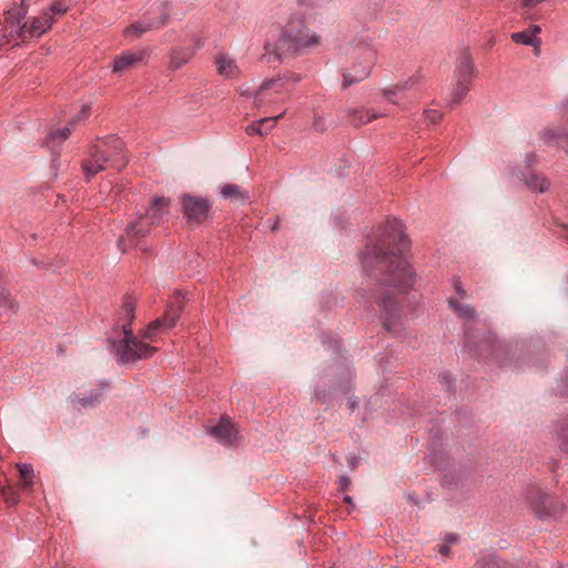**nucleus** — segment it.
<instances>
[{"instance_id": "nucleus-1", "label": "nucleus", "mask_w": 568, "mask_h": 568, "mask_svg": "<svg viewBox=\"0 0 568 568\" xmlns=\"http://www.w3.org/2000/svg\"><path fill=\"white\" fill-rule=\"evenodd\" d=\"M409 241L404 234L400 221L389 219L386 221L379 239L367 245L362 254V265L367 274L378 273L381 285V320L383 327L394 332L399 325L400 310L395 291L405 293L413 284L414 274L403 258V252L408 247Z\"/></svg>"}, {"instance_id": "nucleus-2", "label": "nucleus", "mask_w": 568, "mask_h": 568, "mask_svg": "<svg viewBox=\"0 0 568 568\" xmlns=\"http://www.w3.org/2000/svg\"><path fill=\"white\" fill-rule=\"evenodd\" d=\"M321 45V37L311 31L302 17L292 16L274 44L273 54L278 61L296 58Z\"/></svg>"}, {"instance_id": "nucleus-3", "label": "nucleus", "mask_w": 568, "mask_h": 568, "mask_svg": "<svg viewBox=\"0 0 568 568\" xmlns=\"http://www.w3.org/2000/svg\"><path fill=\"white\" fill-rule=\"evenodd\" d=\"M134 303L131 297H125L121 306L120 314L125 321L122 324L121 337L118 342H113V347L118 357L119 363L129 364L134 363L142 358L151 357L156 348L138 339L133 335L131 324L134 318Z\"/></svg>"}, {"instance_id": "nucleus-4", "label": "nucleus", "mask_w": 568, "mask_h": 568, "mask_svg": "<svg viewBox=\"0 0 568 568\" xmlns=\"http://www.w3.org/2000/svg\"><path fill=\"white\" fill-rule=\"evenodd\" d=\"M352 59L354 60L352 70L347 69L343 72L344 89L369 75L377 60V51L368 39L358 38L352 47Z\"/></svg>"}, {"instance_id": "nucleus-5", "label": "nucleus", "mask_w": 568, "mask_h": 568, "mask_svg": "<svg viewBox=\"0 0 568 568\" xmlns=\"http://www.w3.org/2000/svg\"><path fill=\"white\" fill-rule=\"evenodd\" d=\"M170 204V200L165 197H155L151 202L150 211L145 216H141L136 222L128 225L125 236H121L118 241V246L122 252L126 251L128 246H135L139 244L140 239L144 237L151 230V226L160 223L164 209Z\"/></svg>"}, {"instance_id": "nucleus-6", "label": "nucleus", "mask_w": 568, "mask_h": 568, "mask_svg": "<svg viewBox=\"0 0 568 568\" xmlns=\"http://www.w3.org/2000/svg\"><path fill=\"white\" fill-rule=\"evenodd\" d=\"M123 149V142L116 136H106L98 139L88 150V156L82 161V171L88 180L110 166L105 152L112 151V159L119 160L120 150Z\"/></svg>"}, {"instance_id": "nucleus-7", "label": "nucleus", "mask_w": 568, "mask_h": 568, "mask_svg": "<svg viewBox=\"0 0 568 568\" xmlns=\"http://www.w3.org/2000/svg\"><path fill=\"white\" fill-rule=\"evenodd\" d=\"M170 9L171 6L168 0H155L140 21L132 23L125 29V37L135 39L148 31L164 27L170 17Z\"/></svg>"}, {"instance_id": "nucleus-8", "label": "nucleus", "mask_w": 568, "mask_h": 568, "mask_svg": "<svg viewBox=\"0 0 568 568\" xmlns=\"http://www.w3.org/2000/svg\"><path fill=\"white\" fill-rule=\"evenodd\" d=\"M527 500L535 516L542 520L557 518L566 508L564 503L558 501L537 487L528 490Z\"/></svg>"}, {"instance_id": "nucleus-9", "label": "nucleus", "mask_w": 568, "mask_h": 568, "mask_svg": "<svg viewBox=\"0 0 568 568\" xmlns=\"http://www.w3.org/2000/svg\"><path fill=\"white\" fill-rule=\"evenodd\" d=\"M288 98V90L282 78L270 79L258 88L254 97L256 108L273 106Z\"/></svg>"}, {"instance_id": "nucleus-10", "label": "nucleus", "mask_w": 568, "mask_h": 568, "mask_svg": "<svg viewBox=\"0 0 568 568\" xmlns=\"http://www.w3.org/2000/svg\"><path fill=\"white\" fill-rule=\"evenodd\" d=\"M182 307V301L180 296H176L166 308L164 315L160 318L154 320L148 325V327L142 333V337L144 339L154 341V337L156 336L158 333L164 332L173 327L180 317Z\"/></svg>"}, {"instance_id": "nucleus-11", "label": "nucleus", "mask_w": 568, "mask_h": 568, "mask_svg": "<svg viewBox=\"0 0 568 568\" xmlns=\"http://www.w3.org/2000/svg\"><path fill=\"white\" fill-rule=\"evenodd\" d=\"M181 202L184 215L189 221L202 223L206 220L210 204L205 199L184 194Z\"/></svg>"}, {"instance_id": "nucleus-12", "label": "nucleus", "mask_w": 568, "mask_h": 568, "mask_svg": "<svg viewBox=\"0 0 568 568\" xmlns=\"http://www.w3.org/2000/svg\"><path fill=\"white\" fill-rule=\"evenodd\" d=\"M209 434L227 447L236 445L240 439L239 430L227 417H222L216 425L210 427Z\"/></svg>"}, {"instance_id": "nucleus-13", "label": "nucleus", "mask_w": 568, "mask_h": 568, "mask_svg": "<svg viewBox=\"0 0 568 568\" xmlns=\"http://www.w3.org/2000/svg\"><path fill=\"white\" fill-rule=\"evenodd\" d=\"M146 55L148 53L144 50L123 52L114 58L112 70L116 74H122L141 64L145 60Z\"/></svg>"}, {"instance_id": "nucleus-14", "label": "nucleus", "mask_w": 568, "mask_h": 568, "mask_svg": "<svg viewBox=\"0 0 568 568\" xmlns=\"http://www.w3.org/2000/svg\"><path fill=\"white\" fill-rule=\"evenodd\" d=\"M548 145H560L568 153V132L561 126H547L539 133Z\"/></svg>"}, {"instance_id": "nucleus-15", "label": "nucleus", "mask_w": 568, "mask_h": 568, "mask_svg": "<svg viewBox=\"0 0 568 568\" xmlns=\"http://www.w3.org/2000/svg\"><path fill=\"white\" fill-rule=\"evenodd\" d=\"M26 1L22 0L20 6L12 7L6 12V21L12 27L17 28L19 30V34L22 39L26 38V29L27 23H22L27 12L28 8L26 7Z\"/></svg>"}, {"instance_id": "nucleus-16", "label": "nucleus", "mask_w": 568, "mask_h": 568, "mask_svg": "<svg viewBox=\"0 0 568 568\" xmlns=\"http://www.w3.org/2000/svg\"><path fill=\"white\" fill-rule=\"evenodd\" d=\"M16 468L19 471L18 486L26 493H32L39 481L32 465L17 464Z\"/></svg>"}, {"instance_id": "nucleus-17", "label": "nucleus", "mask_w": 568, "mask_h": 568, "mask_svg": "<svg viewBox=\"0 0 568 568\" xmlns=\"http://www.w3.org/2000/svg\"><path fill=\"white\" fill-rule=\"evenodd\" d=\"M474 72L475 69L470 52L468 51V49H462L456 62V79L470 81L474 75Z\"/></svg>"}, {"instance_id": "nucleus-18", "label": "nucleus", "mask_w": 568, "mask_h": 568, "mask_svg": "<svg viewBox=\"0 0 568 568\" xmlns=\"http://www.w3.org/2000/svg\"><path fill=\"white\" fill-rule=\"evenodd\" d=\"M102 399V389H93L88 395L82 393H73L69 396V402L78 409L93 407Z\"/></svg>"}, {"instance_id": "nucleus-19", "label": "nucleus", "mask_w": 568, "mask_h": 568, "mask_svg": "<svg viewBox=\"0 0 568 568\" xmlns=\"http://www.w3.org/2000/svg\"><path fill=\"white\" fill-rule=\"evenodd\" d=\"M382 114L375 112L372 109H349L347 112L348 122L354 126H361L375 119H378Z\"/></svg>"}, {"instance_id": "nucleus-20", "label": "nucleus", "mask_w": 568, "mask_h": 568, "mask_svg": "<svg viewBox=\"0 0 568 568\" xmlns=\"http://www.w3.org/2000/svg\"><path fill=\"white\" fill-rule=\"evenodd\" d=\"M53 18L49 12H43L42 16L33 18L30 26H27L26 36L40 37L51 28Z\"/></svg>"}, {"instance_id": "nucleus-21", "label": "nucleus", "mask_w": 568, "mask_h": 568, "mask_svg": "<svg viewBox=\"0 0 568 568\" xmlns=\"http://www.w3.org/2000/svg\"><path fill=\"white\" fill-rule=\"evenodd\" d=\"M217 72L225 78H236L240 74V69L235 61L224 54H220L215 59Z\"/></svg>"}, {"instance_id": "nucleus-22", "label": "nucleus", "mask_w": 568, "mask_h": 568, "mask_svg": "<svg viewBox=\"0 0 568 568\" xmlns=\"http://www.w3.org/2000/svg\"><path fill=\"white\" fill-rule=\"evenodd\" d=\"M221 195L235 203H244L248 199L247 191L236 184H224L221 186Z\"/></svg>"}, {"instance_id": "nucleus-23", "label": "nucleus", "mask_w": 568, "mask_h": 568, "mask_svg": "<svg viewBox=\"0 0 568 568\" xmlns=\"http://www.w3.org/2000/svg\"><path fill=\"white\" fill-rule=\"evenodd\" d=\"M193 55L191 49H172L170 53L169 68L171 70H179L186 64Z\"/></svg>"}, {"instance_id": "nucleus-24", "label": "nucleus", "mask_w": 568, "mask_h": 568, "mask_svg": "<svg viewBox=\"0 0 568 568\" xmlns=\"http://www.w3.org/2000/svg\"><path fill=\"white\" fill-rule=\"evenodd\" d=\"M285 111H282L280 114L274 116H267L264 119H261L256 122H253L252 124L247 125L245 129V132L248 135L253 134H264V124L271 123L272 125H275L278 119H281L284 115Z\"/></svg>"}, {"instance_id": "nucleus-25", "label": "nucleus", "mask_w": 568, "mask_h": 568, "mask_svg": "<svg viewBox=\"0 0 568 568\" xmlns=\"http://www.w3.org/2000/svg\"><path fill=\"white\" fill-rule=\"evenodd\" d=\"M70 133H71L70 126L63 128L61 130L52 131L47 136L44 144L48 148L54 150L57 146L62 144L69 138Z\"/></svg>"}, {"instance_id": "nucleus-26", "label": "nucleus", "mask_w": 568, "mask_h": 568, "mask_svg": "<svg viewBox=\"0 0 568 568\" xmlns=\"http://www.w3.org/2000/svg\"><path fill=\"white\" fill-rule=\"evenodd\" d=\"M469 82L470 81L468 80L456 79V83L450 92L452 104H458L462 102L469 90Z\"/></svg>"}, {"instance_id": "nucleus-27", "label": "nucleus", "mask_w": 568, "mask_h": 568, "mask_svg": "<svg viewBox=\"0 0 568 568\" xmlns=\"http://www.w3.org/2000/svg\"><path fill=\"white\" fill-rule=\"evenodd\" d=\"M526 184L529 189L537 190L542 193L548 190L550 182L542 174L532 173L527 178Z\"/></svg>"}, {"instance_id": "nucleus-28", "label": "nucleus", "mask_w": 568, "mask_h": 568, "mask_svg": "<svg viewBox=\"0 0 568 568\" xmlns=\"http://www.w3.org/2000/svg\"><path fill=\"white\" fill-rule=\"evenodd\" d=\"M449 305L453 307V310L457 313V315L464 320H474L475 318V311L474 308L468 304H460L456 300L450 298Z\"/></svg>"}, {"instance_id": "nucleus-29", "label": "nucleus", "mask_w": 568, "mask_h": 568, "mask_svg": "<svg viewBox=\"0 0 568 568\" xmlns=\"http://www.w3.org/2000/svg\"><path fill=\"white\" fill-rule=\"evenodd\" d=\"M0 495L8 505H17L19 503V494L11 485L0 487Z\"/></svg>"}, {"instance_id": "nucleus-30", "label": "nucleus", "mask_w": 568, "mask_h": 568, "mask_svg": "<svg viewBox=\"0 0 568 568\" xmlns=\"http://www.w3.org/2000/svg\"><path fill=\"white\" fill-rule=\"evenodd\" d=\"M556 437L561 447L568 450V416L560 422L556 429Z\"/></svg>"}, {"instance_id": "nucleus-31", "label": "nucleus", "mask_w": 568, "mask_h": 568, "mask_svg": "<svg viewBox=\"0 0 568 568\" xmlns=\"http://www.w3.org/2000/svg\"><path fill=\"white\" fill-rule=\"evenodd\" d=\"M105 155H106V158H109L108 162L110 163V166L115 169V170H122L128 164V158H126V154L124 152V148L121 149L120 150V154H118V156L120 158L119 160H116L115 158L112 159L113 158V156H111L112 155V151H106Z\"/></svg>"}, {"instance_id": "nucleus-32", "label": "nucleus", "mask_w": 568, "mask_h": 568, "mask_svg": "<svg viewBox=\"0 0 568 568\" xmlns=\"http://www.w3.org/2000/svg\"><path fill=\"white\" fill-rule=\"evenodd\" d=\"M511 40L516 43H521V44H526V45H536L535 37H532L530 30L513 33Z\"/></svg>"}, {"instance_id": "nucleus-33", "label": "nucleus", "mask_w": 568, "mask_h": 568, "mask_svg": "<svg viewBox=\"0 0 568 568\" xmlns=\"http://www.w3.org/2000/svg\"><path fill=\"white\" fill-rule=\"evenodd\" d=\"M420 81V77L418 74H414L409 77L407 80L396 83V89H399L400 92L409 91L414 89Z\"/></svg>"}, {"instance_id": "nucleus-34", "label": "nucleus", "mask_w": 568, "mask_h": 568, "mask_svg": "<svg viewBox=\"0 0 568 568\" xmlns=\"http://www.w3.org/2000/svg\"><path fill=\"white\" fill-rule=\"evenodd\" d=\"M480 568H515L513 565H507L497 558L488 559L487 561H483L480 564Z\"/></svg>"}, {"instance_id": "nucleus-35", "label": "nucleus", "mask_w": 568, "mask_h": 568, "mask_svg": "<svg viewBox=\"0 0 568 568\" xmlns=\"http://www.w3.org/2000/svg\"><path fill=\"white\" fill-rule=\"evenodd\" d=\"M399 93H402V92L399 89H396V84L389 85L382 90L383 97L386 98L389 102H392L394 104H397V101L394 99V97Z\"/></svg>"}, {"instance_id": "nucleus-36", "label": "nucleus", "mask_w": 568, "mask_h": 568, "mask_svg": "<svg viewBox=\"0 0 568 568\" xmlns=\"http://www.w3.org/2000/svg\"><path fill=\"white\" fill-rule=\"evenodd\" d=\"M68 10L67 7H64L62 3H61V0H54L49 9V13H53V14H63L65 13Z\"/></svg>"}, {"instance_id": "nucleus-37", "label": "nucleus", "mask_w": 568, "mask_h": 568, "mask_svg": "<svg viewBox=\"0 0 568 568\" xmlns=\"http://www.w3.org/2000/svg\"><path fill=\"white\" fill-rule=\"evenodd\" d=\"M313 129L318 132H324L327 129L326 121L321 115H315L313 120Z\"/></svg>"}, {"instance_id": "nucleus-38", "label": "nucleus", "mask_w": 568, "mask_h": 568, "mask_svg": "<svg viewBox=\"0 0 568 568\" xmlns=\"http://www.w3.org/2000/svg\"><path fill=\"white\" fill-rule=\"evenodd\" d=\"M425 119L429 123H437L442 119V113L437 110H426L425 111Z\"/></svg>"}, {"instance_id": "nucleus-39", "label": "nucleus", "mask_w": 568, "mask_h": 568, "mask_svg": "<svg viewBox=\"0 0 568 568\" xmlns=\"http://www.w3.org/2000/svg\"><path fill=\"white\" fill-rule=\"evenodd\" d=\"M285 82V88L287 89V83L288 82H293V83H296L301 80L300 75L295 74V73H292L290 74L288 77L286 78H282Z\"/></svg>"}, {"instance_id": "nucleus-40", "label": "nucleus", "mask_w": 568, "mask_h": 568, "mask_svg": "<svg viewBox=\"0 0 568 568\" xmlns=\"http://www.w3.org/2000/svg\"><path fill=\"white\" fill-rule=\"evenodd\" d=\"M450 551V548H449V545L447 544H444L439 547V552L443 555V556H447Z\"/></svg>"}, {"instance_id": "nucleus-41", "label": "nucleus", "mask_w": 568, "mask_h": 568, "mask_svg": "<svg viewBox=\"0 0 568 568\" xmlns=\"http://www.w3.org/2000/svg\"><path fill=\"white\" fill-rule=\"evenodd\" d=\"M341 485H342V489H345L349 485V479L347 477H342Z\"/></svg>"}, {"instance_id": "nucleus-42", "label": "nucleus", "mask_w": 568, "mask_h": 568, "mask_svg": "<svg viewBox=\"0 0 568 568\" xmlns=\"http://www.w3.org/2000/svg\"><path fill=\"white\" fill-rule=\"evenodd\" d=\"M456 540H457V536H455V535H448V536L446 537V542H447V545L453 544V542H455Z\"/></svg>"}, {"instance_id": "nucleus-43", "label": "nucleus", "mask_w": 568, "mask_h": 568, "mask_svg": "<svg viewBox=\"0 0 568 568\" xmlns=\"http://www.w3.org/2000/svg\"><path fill=\"white\" fill-rule=\"evenodd\" d=\"M532 37L537 33L540 32V27L539 26H534L532 29L530 30Z\"/></svg>"}, {"instance_id": "nucleus-44", "label": "nucleus", "mask_w": 568, "mask_h": 568, "mask_svg": "<svg viewBox=\"0 0 568 568\" xmlns=\"http://www.w3.org/2000/svg\"><path fill=\"white\" fill-rule=\"evenodd\" d=\"M456 291H457V293H458L462 297H464V296H465V292L460 288V286H459V285H456Z\"/></svg>"}, {"instance_id": "nucleus-45", "label": "nucleus", "mask_w": 568, "mask_h": 568, "mask_svg": "<svg viewBox=\"0 0 568 568\" xmlns=\"http://www.w3.org/2000/svg\"><path fill=\"white\" fill-rule=\"evenodd\" d=\"M273 126L271 123L264 124V133H267Z\"/></svg>"}, {"instance_id": "nucleus-46", "label": "nucleus", "mask_w": 568, "mask_h": 568, "mask_svg": "<svg viewBox=\"0 0 568 568\" xmlns=\"http://www.w3.org/2000/svg\"><path fill=\"white\" fill-rule=\"evenodd\" d=\"M561 227L565 232L562 235L568 239V225H562Z\"/></svg>"}, {"instance_id": "nucleus-47", "label": "nucleus", "mask_w": 568, "mask_h": 568, "mask_svg": "<svg viewBox=\"0 0 568 568\" xmlns=\"http://www.w3.org/2000/svg\"><path fill=\"white\" fill-rule=\"evenodd\" d=\"M278 223H280V222H278V220L274 222V224H273V225H272V227H271V229H272V231H276V230H277V227H278Z\"/></svg>"}, {"instance_id": "nucleus-48", "label": "nucleus", "mask_w": 568, "mask_h": 568, "mask_svg": "<svg viewBox=\"0 0 568 568\" xmlns=\"http://www.w3.org/2000/svg\"><path fill=\"white\" fill-rule=\"evenodd\" d=\"M81 114L82 116H87L88 114V109L85 106H83L82 111H81Z\"/></svg>"}, {"instance_id": "nucleus-49", "label": "nucleus", "mask_w": 568, "mask_h": 568, "mask_svg": "<svg viewBox=\"0 0 568 568\" xmlns=\"http://www.w3.org/2000/svg\"><path fill=\"white\" fill-rule=\"evenodd\" d=\"M344 500H345L346 503H348V504H351V503H352V499H351V497H348V496H346V497L344 498Z\"/></svg>"}, {"instance_id": "nucleus-50", "label": "nucleus", "mask_w": 568, "mask_h": 568, "mask_svg": "<svg viewBox=\"0 0 568 568\" xmlns=\"http://www.w3.org/2000/svg\"><path fill=\"white\" fill-rule=\"evenodd\" d=\"M75 121H77L75 119L71 120V122H70V124H69V125H70V126H71V125H73V123H74Z\"/></svg>"}]
</instances>
